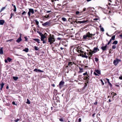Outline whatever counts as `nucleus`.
Listing matches in <instances>:
<instances>
[{
    "label": "nucleus",
    "instance_id": "8fccbe9b",
    "mask_svg": "<svg viewBox=\"0 0 122 122\" xmlns=\"http://www.w3.org/2000/svg\"><path fill=\"white\" fill-rule=\"evenodd\" d=\"M28 15L29 17H30V13L29 11L28 13Z\"/></svg>",
    "mask_w": 122,
    "mask_h": 122
},
{
    "label": "nucleus",
    "instance_id": "f03ea898",
    "mask_svg": "<svg viewBox=\"0 0 122 122\" xmlns=\"http://www.w3.org/2000/svg\"><path fill=\"white\" fill-rule=\"evenodd\" d=\"M51 35H50V36L48 38V42L50 43L51 45L55 41V40L53 35H52V36H51Z\"/></svg>",
    "mask_w": 122,
    "mask_h": 122
},
{
    "label": "nucleus",
    "instance_id": "b1692460",
    "mask_svg": "<svg viewBox=\"0 0 122 122\" xmlns=\"http://www.w3.org/2000/svg\"><path fill=\"white\" fill-rule=\"evenodd\" d=\"M34 21L35 22L36 24L37 25H38L39 22L37 21V20H34Z\"/></svg>",
    "mask_w": 122,
    "mask_h": 122
},
{
    "label": "nucleus",
    "instance_id": "e2e57ef3",
    "mask_svg": "<svg viewBox=\"0 0 122 122\" xmlns=\"http://www.w3.org/2000/svg\"><path fill=\"white\" fill-rule=\"evenodd\" d=\"M91 38V39H92V40H93L95 39V38L94 37H92V38Z\"/></svg>",
    "mask_w": 122,
    "mask_h": 122
},
{
    "label": "nucleus",
    "instance_id": "4468645a",
    "mask_svg": "<svg viewBox=\"0 0 122 122\" xmlns=\"http://www.w3.org/2000/svg\"><path fill=\"white\" fill-rule=\"evenodd\" d=\"M33 40L36 42H37L38 43H40V40L38 39H34Z\"/></svg>",
    "mask_w": 122,
    "mask_h": 122
},
{
    "label": "nucleus",
    "instance_id": "f8f14e48",
    "mask_svg": "<svg viewBox=\"0 0 122 122\" xmlns=\"http://www.w3.org/2000/svg\"><path fill=\"white\" fill-rule=\"evenodd\" d=\"M22 40V39L21 37V36L20 37L16 40V42L18 43L20 42Z\"/></svg>",
    "mask_w": 122,
    "mask_h": 122
},
{
    "label": "nucleus",
    "instance_id": "37998d69",
    "mask_svg": "<svg viewBox=\"0 0 122 122\" xmlns=\"http://www.w3.org/2000/svg\"><path fill=\"white\" fill-rule=\"evenodd\" d=\"M13 40V39H10L9 40H7V41L6 42H9V41L10 42L11 41H12Z\"/></svg>",
    "mask_w": 122,
    "mask_h": 122
},
{
    "label": "nucleus",
    "instance_id": "bb28decb",
    "mask_svg": "<svg viewBox=\"0 0 122 122\" xmlns=\"http://www.w3.org/2000/svg\"><path fill=\"white\" fill-rule=\"evenodd\" d=\"M118 43V41H114L113 43H112V44H117Z\"/></svg>",
    "mask_w": 122,
    "mask_h": 122
},
{
    "label": "nucleus",
    "instance_id": "aec40b11",
    "mask_svg": "<svg viewBox=\"0 0 122 122\" xmlns=\"http://www.w3.org/2000/svg\"><path fill=\"white\" fill-rule=\"evenodd\" d=\"M29 49L28 48H26L24 49L23 50V51H25L26 52H28V51Z\"/></svg>",
    "mask_w": 122,
    "mask_h": 122
},
{
    "label": "nucleus",
    "instance_id": "c9c22d12",
    "mask_svg": "<svg viewBox=\"0 0 122 122\" xmlns=\"http://www.w3.org/2000/svg\"><path fill=\"white\" fill-rule=\"evenodd\" d=\"M5 8V7H4L3 8L1 9L0 10V12L2 11L3 10H4Z\"/></svg>",
    "mask_w": 122,
    "mask_h": 122
},
{
    "label": "nucleus",
    "instance_id": "864d4df0",
    "mask_svg": "<svg viewBox=\"0 0 122 122\" xmlns=\"http://www.w3.org/2000/svg\"><path fill=\"white\" fill-rule=\"evenodd\" d=\"M26 12L25 11H24L22 13V15H24L26 13Z\"/></svg>",
    "mask_w": 122,
    "mask_h": 122
},
{
    "label": "nucleus",
    "instance_id": "338daca9",
    "mask_svg": "<svg viewBox=\"0 0 122 122\" xmlns=\"http://www.w3.org/2000/svg\"><path fill=\"white\" fill-rule=\"evenodd\" d=\"M97 102H96L95 103H94V105H97Z\"/></svg>",
    "mask_w": 122,
    "mask_h": 122
},
{
    "label": "nucleus",
    "instance_id": "1a4fd4ad",
    "mask_svg": "<svg viewBox=\"0 0 122 122\" xmlns=\"http://www.w3.org/2000/svg\"><path fill=\"white\" fill-rule=\"evenodd\" d=\"M83 79L84 80H86L87 81V83H88V81H89L90 79L87 76H84V78Z\"/></svg>",
    "mask_w": 122,
    "mask_h": 122
},
{
    "label": "nucleus",
    "instance_id": "7ed1b4c3",
    "mask_svg": "<svg viewBox=\"0 0 122 122\" xmlns=\"http://www.w3.org/2000/svg\"><path fill=\"white\" fill-rule=\"evenodd\" d=\"M41 41H43V43L44 44L46 43V42L45 41L44 39L46 38V36L44 35H43L41 36Z\"/></svg>",
    "mask_w": 122,
    "mask_h": 122
},
{
    "label": "nucleus",
    "instance_id": "09e8293b",
    "mask_svg": "<svg viewBox=\"0 0 122 122\" xmlns=\"http://www.w3.org/2000/svg\"><path fill=\"white\" fill-rule=\"evenodd\" d=\"M79 69L80 70V71H82V70H83V68L82 67H79Z\"/></svg>",
    "mask_w": 122,
    "mask_h": 122
},
{
    "label": "nucleus",
    "instance_id": "4c0bfd02",
    "mask_svg": "<svg viewBox=\"0 0 122 122\" xmlns=\"http://www.w3.org/2000/svg\"><path fill=\"white\" fill-rule=\"evenodd\" d=\"M112 41V39H110V40L108 42V43L107 45H109L110 44V42H111V41Z\"/></svg>",
    "mask_w": 122,
    "mask_h": 122
},
{
    "label": "nucleus",
    "instance_id": "2eb2a0df",
    "mask_svg": "<svg viewBox=\"0 0 122 122\" xmlns=\"http://www.w3.org/2000/svg\"><path fill=\"white\" fill-rule=\"evenodd\" d=\"M5 22V21L4 20H0V25H3Z\"/></svg>",
    "mask_w": 122,
    "mask_h": 122
},
{
    "label": "nucleus",
    "instance_id": "680f3d73",
    "mask_svg": "<svg viewBox=\"0 0 122 122\" xmlns=\"http://www.w3.org/2000/svg\"><path fill=\"white\" fill-rule=\"evenodd\" d=\"M107 81L108 83L110 82L109 81V80L108 79H107Z\"/></svg>",
    "mask_w": 122,
    "mask_h": 122
},
{
    "label": "nucleus",
    "instance_id": "cd10ccee",
    "mask_svg": "<svg viewBox=\"0 0 122 122\" xmlns=\"http://www.w3.org/2000/svg\"><path fill=\"white\" fill-rule=\"evenodd\" d=\"M7 60L9 62H10L12 60V59L9 57H8L7 58Z\"/></svg>",
    "mask_w": 122,
    "mask_h": 122
},
{
    "label": "nucleus",
    "instance_id": "5fc2aeb1",
    "mask_svg": "<svg viewBox=\"0 0 122 122\" xmlns=\"http://www.w3.org/2000/svg\"><path fill=\"white\" fill-rule=\"evenodd\" d=\"M119 79L120 80H122V76H120L119 77Z\"/></svg>",
    "mask_w": 122,
    "mask_h": 122
},
{
    "label": "nucleus",
    "instance_id": "393cba45",
    "mask_svg": "<svg viewBox=\"0 0 122 122\" xmlns=\"http://www.w3.org/2000/svg\"><path fill=\"white\" fill-rule=\"evenodd\" d=\"M37 32L41 36L43 35L42 33L40 32L39 31H37Z\"/></svg>",
    "mask_w": 122,
    "mask_h": 122
},
{
    "label": "nucleus",
    "instance_id": "13d9d810",
    "mask_svg": "<svg viewBox=\"0 0 122 122\" xmlns=\"http://www.w3.org/2000/svg\"><path fill=\"white\" fill-rule=\"evenodd\" d=\"M7 61H8V60H6V59H5V62L6 63H7V62H8Z\"/></svg>",
    "mask_w": 122,
    "mask_h": 122
},
{
    "label": "nucleus",
    "instance_id": "9d476101",
    "mask_svg": "<svg viewBox=\"0 0 122 122\" xmlns=\"http://www.w3.org/2000/svg\"><path fill=\"white\" fill-rule=\"evenodd\" d=\"M118 59L115 60L113 61V64L115 65H116L118 63Z\"/></svg>",
    "mask_w": 122,
    "mask_h": 122
},
{
    "label": "nucleus",
    "instance_id": "473e14b6",
    "mask_svg": "<svg viewBox=\"0 0 122 122\" xmlns=\"http://www.w3.org/2000/svg\"><path fill=\"white\" fill-rule=\"evenodd\" d=\"M92 54H93V52H92H92H89V54L88 55V56H90H90H92Z\"/></svg>",
    "mask_w": 122,
    "mask_h": 122
},
{
    "label": "nucleus",
    "instance_id": "f3484780",
    "mask_svg": "<svg viewBox=\"0 0 122 122\" xmlns=\"http://www.w3.org/2000/svg\"><path fill=\"white\" fill-rule=\"evenodd\" d=\"M3 52L2 50V47L0 48V54H3Z\"/></svg>",
    "mask_w": 122,
    "mask_h": 122
},
{
    "label": "nucleus",
    "instance_id": "0eeeda50",
    "mask_svg": "<svg viewBox=\"0 0 122 122\" xmlns=\"http://www.w3.org/2000/svg\"><path fill=\"white\" fill-rule=\"evenodd\" d=\"M49 22L47 21L44 23L42 24V25L44 26H45L46 25H49L50 24Z\"/></svg>",
    "mask_w": 122,
    "mask_h": 122
},
{
    "label": "nucleus",
    "instance_id": "20e7f679",
    "mask_svg": "<svg viewBox=\"0 0 122 122\" xmlns=\"http://www.w3.org/2000/svg\"><path fill=\"white\" fill-rule=\"evenodd\" d=\"M64 82L62 81H61L59 83V85L60 88H61L63 87L64 84Z\"/></svg>",
    "mask_w": 122,
    "mask_h": 122
},
{
    "label": "nucleus",
    "instance_id": "c85d7f7f",
    "mask_svg": "<svg viewBox=\"0 0 122 122\" xmlns=\"http://www.w3.org/2000/svg\"><path fill=\"white\" fill-rule=\"evenodd\" d=\"M115 35H114L112 37L111 39H112V40H114L115 39Z\"/></svg>",
    "mask_w": 122,
    "mask_h": 122
},
{
    "label": "nucleus",
    "instance_id": "4be33fe9",
    "mask_svg": "<svg viewBox=\"0 0 122 122\" xmlns=\"http://www.w3.org/2000/svg\"><path fill=\"white\" fill-rule=\"evenodd\" d=\"M4 85V84L3 82H2L1 85V88H0L1 90H2V89Z\"/></svg>",
    "mask_w": 122,
    "mask_h": 122
},
{
    "label": "nucleus",
    "instance_id": "c756f323",
    "mask_svg": "<svg viewBox=\"0 0 122 122\" xmlns=\"http://www.w3.org/2000/svg\"><path fill=\"white\" fill-rule=\"evenodd\" d=\"M27 102H26V103L28 104H30V100L28 99H27Z\"/></svg>",
    "mask_w": 122,
    "mask_h": 122
},
{
    "label": "nucleus",
    "instance_id": "5701e85b",
    "mask_svg": "<svg viewBox=\"0 0 122 122\" xmlns=\"http://www.w3.org/2000/svg\"><path fill=\"white\" fill-rule=\"evenodd\" d=\"M13 78L14 80L16 81L18 79V78L17 77H16L13 76Z\"/></svg>",
    "mask_w": 122,
    "mask_h": 122
},
{
    "label": "nucleus",
    "instance_id": "72a5a7b5",
    "mask_svg": "<svg viewBox=\"0 0 122 122\" xmlns=\"http://www.w3.org/2000/svg\"><path fill=\"white\" fill-rule=\"evenodd\" d=\"M83 75L84 76H86V75H87V76H88L87 72H86L85 73H83Z\"/></svg>",
    "mask_w": 122,
    "mask_h": 122
},
{
    "label": "nucleus",
    "instance_id": "774afa93",
    "mask_svg": "<svg viewBox=\"0 0 122 122\" xmlns=\"http://www.w3.org/2000/svg\"><path fill=\"white\" fill-rule=\"evenodd\" d=\"M119 36L122 38V33L119 35Z\"/></svg>",
    "mask_w": 122,
    "mask_h": 122
},
{
    "label": "nucleus",
    "instance_id": "79ce46f5",
    "mask_svg": "<svg viewBox=\"0 0 122 122\" xmlns=\"http://www.w3.org/2000/svg\"><path fill=\"white\" fill-rule=\"evenodd\" d=\"M95 61L96 62L98 60V59L97 58H95Z\"/></svg>",
    "mask_w": 122,
    "mask_h": 122
},
{
    "label": "nucleus",
    "instance_id": "f257e3e1",
    "mask_svg": "<svg viewBox=\"0 0 122 122\" xmlns=\"http://www.w3.org/2000/svg\"><path fill=\"white\" fill-rule=\"evenodd\" d=\"M82 49L81 47H80L78 46L76 48H74L73 50V51L75 52H78V53H83L84 52L82 51Z\"/></svg>",
    "mask_w": 122,
    "mask_h": 122
},
{
    "label": "nucleus",
    "instance_id": "58836bf2",
    "mask_svg": "<svg viewBox=\"0 0 122 122\" xmlns=\"http://www.w3.org/2000/svg\"><path fill=\"white\" fill-rule=\"evenodd\" d=\"M101 30L102 31H104V29L102 27L101 28Z\"/></svg>",
    "mask_w": 122,
    "mask_h": 122
},
{
    "label": "nucleus",
    "instance_id": "9b49d317",
    "mask_svg": "<svg viewBox=\"0 0 122 122\" xmlns=\"http://www.w3.org/2000/svg\"><path fill=\"white\" fill-rule=\"evenodd\" d=\"M29 11L32 14H33L34 13V11L33 9H29Z\"/></svg>",
    "mask_w": 122,
    "mask_h": 122
},
{
    "label": "nucleus",
    "instance_id": "a19ab883",
    "mask_svg": "<svg viewBox=\"0 0 122 122\" xmlns=\"http://www.w3.org/2000/svg\"><path fill=\"white\" fill-rule=\"evenodd\" d=\"M116 46L114 45L112 46V48L113 49H115L116 48Z\"/></svg>",
    "mask_w": 122,
    "mask_h": 122
},
{
    "label": "nucleus",
    "instance_id": "c03bdc74",
    "mask_svg": "<svg viewBox=\"0 0 122 122\" xmlns=\"http://www.w3.org/2000/svg\"><path fill=\"white\" fill-rule=\"evenodd\" d=\"M100 81H101V82H102V85H104V83L103 82L102 80V79H101L100 80Z\"/></svg>",
    "mask_w": 122,
    "mask_h": 122
},
{
    "label": "nucleus",
    "instance_id": "a18cd8bd",
    "mask_svg": "<svg viewBox=\"0 0 122 122\" xmlns=\"http://www.w3.org/2000/svg\"><path fill=\"white\" fill-rule=\"evenodd\" d=\"M94 74L95 75V76H98V75L97 74L96 72H94Z\"/></svg>",
    "mask_w": 122,
    "mask_h": 122
},
{
    "label": "nucleus",
    "instance_id": "7c9ffc66",
    "mask_svg": "<svg viewBox=\"0 0 122 122\" xmlns=\"http://www.w3.org/2000/svg\"><path fill=\"white\" fill-rule=\"evenodd\" d=\"M62 20L64 21H66V18L65 17H62Z\"/></svg>",
    "mask_w": 122,
    "mask_h": 122
},
{
    "label": "nucleus",
    "instance_id": "412c9836",
    "mask_svg": "<svg viewBox=\"0 0 122 122\" xmlns=\"http://www.w3.org/2000/svg\"><path fill=\"white\" fill-rule=\"evenodd\" d=\"M88 33L89 35V38H92V36H93V34L90 33L89 32Z\"/></svg>",
    "mask_w": 122,
    "mask_h": 122
},
{
    "label": "nucleus",
    "instance_id": "dca6fc26",
    "mask_svg": "<svg viewBox=\"0 0 122 122\" xmlns=\"http://www.w3.org/2000/svg\"><path fill=\"white\" fill-rule=\"evenodd\" d=\"M82 55H81V54H80V56H81L82 57H85L86 58H87L88 57V56H87L86 55H83V54H82Z\"/></svg>",
    "mask_w": 122,
    "mask_h": 122
},
{
    "label": "nucleus",
    "instance_id": "ea45409f",
    "mask_svg": "<svg viewBox=\"0 0 122 122\" xmlns=\"http://www.w3.org/2000/svg\"><path fill=\"white\" fill-rule=\"evenodd\" d=\"M59 120L60 121H61V122H63V119L62 118H60Z\"/></svg>",
    "mask_w": 122,
    "mask_h": 122
},
{
    "label": "nucleus",
    "instance_id": "39448f33",
    "mask_svg": "<svg viewBox=\"0 0 122 122\" xmlns=\"http://www.w3.org/2000/svg\"><path fill=\"white\" fill-rule=\"evenodd\" d=\"M83 38L85 39H87V37L89 38V35L88 32L87 33L86 35H83Z\"/></svg>",
    "mask_w": 122,
    "mask_h": 122
},
{
    "label": "nucleus",
    "instance_id": "a211bd4d",
    "mask_svg": "<svg viewBox=\"0 0 122 122\" xmlns=\"http://www.w3.org/2000/svg\"><path fill=\"white\" fill-rule=\"evenodd\" d=\"M95 71L98 74H101V71L100 70H96Z\"/></svg>",
    "mask_w": 122,
    "mask_h": 122
},
{
    "label": "nucleus",
    "instance_id": "052dcab7",
    "mask_svg": "<svg viewBox=\"0 0 122 122\" xmlns=\"http://www.w3.org/2000/svg\"><path fill=\"white\" fill-rule=\"evenodd\" d=\"M57 39L58 40H60L61 39V38H60L58 37V38H57Z\"/></svg>",
    "mask_w": 122,
    "mask_h": 122
},
{
    "label": "nucleus",
    "instance_id": "603ef678",
    "mask_svg": "<svg viewBox=\"0 0 122 122\" xmlns=\"http://www.w3.org/2000/svg\"><path fill=\"white\" fill-rule=\"evenodd\" d=\"M79 13H80V12L79 11H76V15H78Z\"/></svg>",
    "mask_w": 122,
    "mask_h": 122
},
{
    "label": "nucleus",
    "instance_id": "e433bc0d",
    "mask_svg": "<svg viewBox=\"0 0 122 122\" xmlns=\"http://www.w3.org/2000/svg\"><path fill=\"white\" fill-rule=\"evenodd\" d=\"M108 84L110 86V87L111 88L112 87V84L109 82V83H108Z\"/></svg>",
    "mask_w": 122,
    "mask_h": 122
},
{
    "label": "nucleus",
    "instance_id": "de8ad7c7",
    "mask_svg": "<svg viewBox=\"0 0 122 122\" xmlns=\"http://www.w3.org/2000/svg\"><path fill=\"white\" fill-rule=\"evenodd\" d=\"M27 38L26 37H24V38L25 39V41H28L27 39Z\"/></svg>",
    "mask_w": 122,
    "mask_h": 122
},
{
    "label": "nucleus",
    "instance_id": "69168bd1",
    "mask_svg": "<svg viewBox=\"0 0 122 122\" xmlns=\"http://www.w3.org/2000/svg\"><path fill=\"white\" fill-rule=\"evenodd\" d=\"M16 8H15V9H14L13 10V11L15 12L16 11Z\"/></svg>",
    "mask_w": 122,
    "mask_h": 122
},
{
    "label": "nucleus",
    "instance_id": "4d7b16f0",
    "mask_svg": "<svg viewBox=\"0 0 122 122\" xmlns=\"http://www.w3.org/2000/svg\"><path fill=\"white\" fill-rule=\"evenodd\" d=\"M51 12V11L50 10V11H47L46 12V13H50V12Z\"/></svg>",
    "mask_w": 122,
    "mask_h": 122
},
{
    "label": "nucleus",
    "instance_id": "a878e982",
    "mask_svg": "<svg viewBox=\"0 0 122 122\" xmlns=\"http://www.w3.org/2000/svg\"><path fill=\"white\" fill-rule=\"evenodd\" d=\"M88 20H83L81 21V23H85L88 21Z\"/></svg>",
    "mask_w": 122,
    "mask_h": 122
},
{
    "label": "nucleus",
    "instance_id": "6e6552de",
    "mask_svg": "<svg viewBox=\"0 0 122 122\" xmlns=\"http://www.w3.org/2000/svg\"><path fill=\"white\" fill-rule=\"evenodd\" d=\"M34 71L36 72H43V71H42L40 69H37L36 68L34 70Z\"/></svg>",
    "mask_w": 122,
    "mask_h": 122
},
{
    "label": "nucleus",
    "instance_id": "f704fd0d",
    "mask_svg": "<svg viewBox=\"0 0 122 122\" xmlns=\"http://www.w3.org/2000/svg\"><path fill=\"white\" fill-rule=\"evenodd\" d=\"M75 22L76 23H81V21H75Z\"/></svg>",
    "mask_w": 122,
    "mask_h": 122
},
{
    "label": "nucleus",
    "instance_id": "423d86ee",
    "mask_svg": "<svg viewBox=\"0 0 122 122\" xmlns=\"http://www.w3.org/2000/svg\"><path fill=\"white\" fill-rule=\"evenodd\" d=\"M107 45L104 46H103L101 48V49L103 51H104L107 50Z\"/></svg>",
    "mask_w": 122,
    "mask_h": 122
},
{
    "label": "nucleus",
    "instance_id": "0e129e2a",
    "mask_svg": "<svg viewBox=\"0 0 122 122\" xmlns=\"http://www.w3.org/2000/svg\"><path fill=\"white\" fill-rule=\"evenodd\" d=\"M10 16H11V17H12V16H13V14L12 13H11V14H10Z\"/></svg>",
    "mask_w": 122,
    "mask_h": 122
},
{
    "label": "nucleus",
    "instance_id": "6e6d98bb",
    "mask_svg": "<svg viewBox=\"0 0 122 122\" xmlns=\"http://www.w3.org/2000/svg\"><path fill=\"white\" fill-rule=\"evenodd\" d=\"M81 118H79L78 119V121L79 122H81Z\"/></svg>",
    "mask_w": 122,
    "mask_h": 122
},
{
    "label": "nucleus",
    "instance_id": "49530a36",
    "mask_svg": "<svg viewBox=\"0 0 122 122\" xmlns=\"http://www.w3.org/2000/svg\"><path fill=\"white\" fill-rule=\"evenodd\" d=\"M20 120V119L18 118L15 121V122H17L19 121Z\"/></svg>",
    "mask_w": 122,
    "mask_h": 122
},
{
    "label": "nucleus",
    "instance_id": "2f4dec72",
    "mask_svg": "<svg viewBox=\"0 0 122 122\" xmlns=\"http://www.w3.org/2000/svg\"><path fill=\"white\" fill-rule=\"evenodd\" d=\"M34 49L35 50L37 51L38 50V47L36 46H35L34 47Z\"/></svg>",
    "mask_w": 122,
    "mask_h": 122
},
{
    "label": "nucleus",
    "instance_id": "ddd939ff",
    "mask_svg": "<svg viewBox=\"0 0 122 122\" xmlns=\"http://www.w3.org/2000/svg\"><path fill=\"white\" fill-rule=\"evenodd\" d=\"M98 50V48L97 47H95L93 49V51H92V52L95 53L97 52V51Z\"/></svg>",
    "mask_w": 122,
    "mask_h": 122
},
{
    "label": "nucleus",
    "instance_id": "3c124183",
    "mask_svg": "<svg viewBox=\"0 0 122 122\" xmlns=\"http://www.w3.org/2000/svg\"><path fill=\"white\" fill-rule=\"evenodd\" d=\"M113 93H114V94L113 95V97L114 96H115L116 95H117V94L116 93H113V92H112V93H111L112 95V94Z\"/></svg>",
    "mask_w": 122,
    "mask_h": 122
},
{
    "label": "nucleus",
    "instance_id": "6ab92c4d",
    "mask_svg": "<svg viewBox=\"0 0 122 122\" xmlns=\"http://www.w3.org/2000/svg\"><path fill=\"white\" fill-rule=\"evenodd\" d=\"M68 65L70 67L73 65V63L71 62H68Z\"/></svg>",
    "mask_w": 122,
    "mask_h": 122
},
{
    "label": "nucleus",
    "instance_id": "bf43d9fd",
    "mask_svg": "<svg viewBox=\"0 0 122 122\" xmlns=\"http://www.w3.org/2000/svg\"><path fill=\"white\" fill-rule=\"evenodd\" d=\"M12 104L13 105H15V102H12Z\"/></svg>",
    "mask_w": 122,
    "mask_h": 122
}]
</instances>
